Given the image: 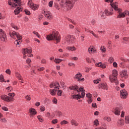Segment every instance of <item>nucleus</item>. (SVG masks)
<instances>
[{
  "mask_svg": "<svg viewBox=\"0 0 129 129\" xmlns=\"http://www.w3.org/2000/svg\"><path fill=\"white\" fill-rule=\"evenodd\" d=\"M118 4L116 2H114L111 4V7L108 9H106L104 10V13L106 16H112L113 15V9L116 12H120L121 9L118 8Z\"/></svg>",
  "mask_w": 129,
  "mask_h": 129,
  "instance_id": "f257e3e1",
  "label": "nucleus"
},
{
  "mask_svg": "<svg viewBox=\"0 0 129 129\" xmlns=\"http://www.w3.org/2000/svg\"><path fill=\"white\" fill-rule=\"evenodd\" d=\"M46 39L47 41L55 40L56 41V44H58L61 40V36L59 35V32L58 31H53L52 33L47 35Z\"/></svg>",
  "mask_w": 129,
  "mask_h": 129,
  "instance_id": "f03ea898",
  "label": "nucleus"
},
{
  "mask_svg": "<svg viewBox=\"0 0 129 129\" xmlns=\"http://www.w3.org/2000/svg\"><path fill=\"white\" fill-rule=\"evenodd\" d=\"M77 1L78 0H61V2L62 3L64 9L67 11H70L73 9Z\"/></svg>",
  "mask_w": 129,
  "mask_h": 129,
  "instance_id": "7ed1b4c3",
  "label": "nucleus"
},
{
  "mask_svg": "<svg viewBox=\"0 0 129 129\" xmlns=\"http://www.w3.org/2000/svg\"><path fill=\"white\" fill-rule=\"evenodd\" d=\"M7 95H1V99L5 101V102H14L15 101V97L16 94L15 93H10Z\"/></svg>",
  "mask_w": 129,
  "mask_h": 129,
  "instance_id": "20e7f679",
  "label": "nucleus"
},
{
  "mask_svg": "<svg viewBox=\"0 0 129 129\" xmlns=\"http://www.w3.org/2000/svg\"><path fill=\"white\" fill-rule=\"evenodd\" d=\"M50 87L51 88H53V89H50L49 92L51 94V95H52V96H55L56 95V93H57V91L58 89H60V84H59V82H55L54 83H51L50 85Z\"/></svg>",
  "mask_w": 129,
  "mask_h": 129,
  "instance_id": "39448f33",
  "label": "nucleus"
},
{
  "mask_svg": "<svg viewBox=\"0 0 129 129\" xmlns=\"http://www.w3.org/2000/svg\"><path fill=\"white\" fill-rule=\"evenodd\" d=\"M9 35L10 37L13 38V39H15V37H16L17 39L15 41L14 44L18 46V45H20L23 40H22V36L20 35V34L16 31H13L12 33H10Z\"/></svg>",
  "mask_w": 129,
  "mask_h": 129,
  "instance_id": "423d86ee",
  "label": "nucleus"
},
{
  "mask_svg": "<svg viewBox=\"0 0 129 129\" xmlns=\"http://www.w3.org/2000/svg\"><path fill=\"white\" fill-rule=\"evenodd\" d=\"M9 6H11L12 8L16 7H21L22 6V0H8Z\"/></svg>",
  "mask_w": 129,
  "mask_h": 129,
  "instance_id": "0eeeda50",
  "label": "nucleus"
},
{
  "mask_svg": "<svg viewBox=\"0 0 129 129\" xmlns=\"http://www.w3.org/2000/svg\"><path fill=\"white\" fill-rule=\"evenodd\" d=\"M32 49H29L28 48L22 49V53L23 54V59H26L27 56L28 57H33V54H32Z\"/></svg>",
  "mask_w": 129,
  "mask_h": 129,
  "instance_id": "6e6552de",
  "label": "nucleus"
},
{
  "mask_svg": "<svg viewBox=\"0 0 129 129\" xmlns=\"http://www.w3.org/2000/svg\"><path fill=\"white\" fill-rule=\"evenodd\" d=\"M65 40L68 44H73V43H75V40H76V38H75V37L73 35H68L66 37Z\"/></svg>",
  "mask_w": 129,
  "mask_h": 129,
  "instance_id": "1a4fd4ad",
  "label": "nucleus"
},
{
  "mask_svg": "<svg viewBox=\"0 0 129 129\" xmlns=\"http://www.w3.org/2000/svg\"><path fill=\"white\" fill-rule=\"evenodd\" d=\"M28 6L29 8H31L32 10H33V11H37V10H38V8H39L38 5L34 4V3L32 2V0H29Z\"/></svg>",
  "mask_w": 129,
  "mask_h": 129,
  "instance_id": "9d476101",
  "label": "nucleus"
},
{
  "mask_svg": "<svg viewBox=\"0 0 129 129\" xmlns=\"http://www.w3.org/2000/svg\"><path fill=\"white\" fill-rule=\"evenodd\" d=\"M119 76L121 78L126 79L128 78V74H127V71L126 70H123L119 72Z\"/></svg>",
  "mask_w": 129,
  "mask_h": 129,
  "instance_id": "9b49d317",
  "label": "nucleus"
},
{
  "mask_svg": "<svg viewBox=\"0 0 129 129\" xmlns=\"http://www.w3.org/2000/svg\"><path fill=\"white\" fill-rule=\"evenodd\" d=\"M81 77H82V74L80 73H78L75 75L74 78V79H76L79 82L84 81L85 80L84 78H81Z\"/></svg>",
  "mask_w": 129,
  "mask_h": 129,
  "instance_id": "f8f14e48",
  "label": "nucleus"
},
{
  "mask_svg": "<svg viewBox=\"0 0 129 129\" xmlns=\"http://www.w3.org/2000/svg\"><path fill=\"white\" fill-rule=\"evenodd\" d=\"M82 95V97H81ZM84 96H85V92H82L81 95H80V93L77 94V95H73V99H77V100H78V99H80V98H84Z\"/></svg>",
  "mask_w": 129,
  "mask_h": 129,
  "instance_id": "ddd939ff",
  "label": "nucleus"
},
{
  "mask_svg": "<svg viewBox=\"0 0 129 129\" xmlns=\"http://www.w3.org/2000/svg\"><path fill=\"white\" fill-rule=\"evenodd\" d=\"M45 18H46L48 21H51V20H53V15L51 12L49 11H44V14Z\"/></svg>",
  "mask_w": 129,
  "mask_h": 129,
  "instance_id": "4468645a",
  "label": "nucleus"
},
{
  "mask_svg": "<svg viewBox=\"0 0 129 129\" xmlns=\"http://www.w3.org/2000/svg\"><path fill=\"white\" fill-rule=\"evenodd\" d=\"M28 111L30 114V117H33V116H35L37 113V111H36V109L34 108H29Z\"/></svg>",
  "mask_w": 129,
  "mask_h": 129,
  "instance_id": "2eb2a0df",
  "label": "nucleus"
},
{
  "mask_svg": "<svg viewBox=\"0 0 129 129\" xmlns=\"http://www.w3.org/2000/svg\"><path fill=\"white\" fill-rule=\"evenodd\" d=\"M120 92L121 98L125 99L127 97V92L125 89L121 90Z\"/></svg>",
  "mask_w": 129,
  "mask_h": 129,
  "instance_id": "dca6fc26",
  "label": "nucleus"
},
{
  "mask_svg": "<svg viewBox=\"0 0 129 129\" xmlns=\"http://www.w3.org/2000/svg\"><path fill=\"white\" fill-rule=\"evenodd\" d=\"M0 39L2 41H6V39H7V35L3 31V29H0Z\"/></svg>",
  "mask_w": 129,
  "mask_h": 129,
  "instance_id": "f3484780",
  "label": "nucleus"
},
{
  "mask_svg": "<svg viewBox=\"0 0 129 129\" xmlns=\"http://www.w3.org/2000/svg\"><path fill=\"white\" fill-rule=\"evenodd\" d=\"M109 78L110 82L112 83L114 82L116 84H117V77L112 76V75H110Z\"/></svg>",
  "mask_w": 129,
  "mask_h": 129,
  "instance_id": "a211bd4d",
  "label": "nucleus"
},
{
  "mask_svg": "<svg viewBox=\"0 0 129 129\" xmlns=\"http://www.w3.org/2000/svg\"><path fill=\"white\" fill-rule=\"evenodd\" d=\"M98 88H99V89L101 88V89H104L105 90H107V89H108V87H107V84L104 83L99 84L98 85Z\"/></svg>",
  "mask_w": 129,
  "mask_h": 129,
  "instance_id": "6ab92c4d",
  "label": "nucleus"
},
{
  "mask_svg": "<svg viewBox=\"0 0 129 129\" xmlns=\"http://www.w3.org/2000/svg\"><path fill=\"white\" fill-rule=\"evenodd\" d=\"M96 67H100V68H102V69H105L106 68V65L104 63H102L101 62L96 63L95 64Z\"/></svg>",
  "mask_w": 129,
  "mask_h": 129,
  "instance_id": "aec40b11",
  "label": "nucleus"
},
{
  "mask_svg": "<svg viewBox=\"0 0 129 129\" xmlns=\"http://www.w3.org/2000/svg\"><path fill=\"white\" fill-rule=\"evenodd\" d=\"M88 50L89 54H92V53H96L97 52L96 49H95V47L94 46L90 47Z\"/></svg>",
  "mask_w": 129,
  "mask_h": 129,
  "instance_id": "412c9836",
  "label": "nucleus"
},
{
  "mask_svg": "<svg viewBox=\"0 0 129 129\" xmlns=\"http://www.w3.org/2000/svg\"><path fill=\"white\" fill-rule=\"evenodd\" d=\"M16 77H17L18 80H20V83H24V79H23V77H22L21 74H20V73H17Z\"/></svg>",
  "mask_w": 129,
  "mask_h": 129,
  "instance_id": "4be33fe9",
  "label": "nucleus"
},
{
  "mask_svg": "<svg viewBox=\"0 0 129 129\" xmlns=\"http://www.w3.org/2000/svg\"><path fill=\"white\" fill-rule=\"evenodd\" d=\"M122 10L121 9V11L119 12H118L119 13V14L118 15L117 18L121 19V18H124L125 17V14H124V12H121Z\"/></svg>",
  "mask_w": 129,
  "mask_h": 129,
  "instance_id": "5701e85b",
  "label": "nucleus"
},
{
  "mask_svg": "<svg viewBox=\"0 0 129 129\" xmlns=\"http://www.w3.org/2000/svg\"><path fill=\"white\" fill-rule=\"evenodd\" d=\"M78 88H79V87L78 86H71L69 87V89H70V90H74L75 91H77L78 92Z\"/></svg>",
  "mask_w": 129,
  "mask_h": 129,
  "instance_id": "b1692460",
  "label": "nucleus"
},
{
  "mask_svg": "<svg viewBox=\"0 0 129 129\" xmlns=\"http://www.w3.org/2000/svg\"><path fill=\"white\" fill-rule=\"evenodd\" d=\"M20 12H22V8L17 7V9L14 11L15 15H18L20 14Z\"/></svg>",
  "mask_w": 129,
  "mask_h": 129,
  "instance_id": "393cba45",
  "label": "nucleus"
},
{
  "mask_svg": "<svg viewBox=\"0 0 129 129\" xmlns=\"http://www.w3.org/2000/svg\"><path fill=\"white\" fill-rule=\"evenodd\" d=\"M112 75L114 76L115 77H117V75H118V72L116 70H113L112 72Z\"/></svg>",
  "mask_w": 129,
  "mask_h": 129,
  "instance_id": "a878e982",
  "label": "nucleus"
},
{
  "mask_svg": "<svg viewBox=\"0 0 129 129\" xmlns=\"http://www.w3.org/2000/svg\"><path fill=\"white\" fill-rule=\"evenodd\" d=\"M67 50L69 51H76L77 48L74 46H69L67 47Z\"/></svg>",
  "mask_w": 129,
  "mask_h": 129,
  "instance_id": "bb28decb",
  "label": "nucleus"
},
{
  "mask_svg": "<svg viewBox=\"0 0 129 129\" xmlns=\"http://www.w3.org/2000/svg\"><path fill=\"white\" fill-rule=\"evenodd\" d=\"M117 123L118 125H123L124 124V122H123V119H119L117 121Z\"/></svg>",
  "mask_w": 129,
  "mask_h": 129,
  "instance_id": "cd10ccee",
  "label": "nucleus"
},
{
  "mask_svg": "<svg viewBox=\"0 0 129 129\" xmlns=\"http://www.w3.org/2000/svg\"><path fill=\"white\" fill-rule=\"evenodd\" d=\"M37 117L40 122H43L44 121V119L43 118V116L42 115H38Z\"/></svg>",
  "mask_w": 129,
  "mask_h": 129,
  "instance_id": "c85d7f7f",
  "label": "nucleus"
},
{
  "mask_svg": "<svg viewBox=\"0 0 129 129\" xmlns=\"http://www.w3.org/2000/svg\"><path fill=\"white\" fill-rule=\"evenodd\" d=\"M114 113L116 115H119V114H120V111L119 110V108H116L115 109Z\"/></svg>",
  "mask_w": 129,
  "mask_h": 129,
  "instance_id": "c756f323",
  "label": "nucleus"
},
{
  "mask_svg": "<svg viewBox=\"0 0 129 129\" xmlns=\"http://www.w3.org/2000/svg\"><path fill=\"white\" fill-rule=\"evenodd\" d=\"M71 122L72 125H75V126H78L79 124L75 120H72Z\"/></svg>",
  "mask_w": 129,
  "mask_h": 129,
  "instance_id": "7c9ffc66",
  "label": "nucleus"
},
{
  "mask_svg": "<svg viewBox=\"0 0 129 129\" xmlns=\"http://www.w3.org/2000/svg\"><path fill=\"white\" fill-rule=\"evenodd\" d=\"M63 61V59H61L60 58H55L54 62L55 64H59V63H61Z\"/></svg>",
  "mask_w": 129,
  "mask_h": 129,
  "instance_id": "2f4dec72",
  "label": "nucleus"
},
{
  "mask_svg": "<svg viewBox=\"0 0 129 129\" xmlns=\"http://www.w3.org/2000/svg\"><path fill=\"white\" fill-rule=\"evenodd\" d=\"M25 99L27 101H31V100H32V98L31 97V95H27L25 96Z\"/></svg>",
  "mask_w": 129,
  "mask_h": 129,
  "instance_id": "473e14b6",
  "label": "nucleus"
},
{
  "mask_svg": "<svg viewBox=\"0 0 129 129\" xmlns=\"http://www.w3.org/2000/svg\"><path fill=\"white\" fill-rule=\"evenodd\" d=\"M100 15L101 17H102V18H104V19H105V18H106V14H105V12L104 13L102 11L100 12Z\"/></svg>",
  "mask_w": 129,
  "mask_h": 129,
  "instance_id": "72a5a7b5",
  "label": "nucleus"
},
{
  "mask_svg": "<svg viewBox=\"0 0 129 129\" xmlns=\"http://www.w3.org/2000/svg\"><path fill=\"white\" fill-rule=\"evenodd\" d=\"M108 61L109 62V63H110V64H111L112 62H114V58H113L112 56H111L109 58Z\"/></svg>",
  "mask_w": 129,
  "mask_h": 129,
  "instance_id": "f704fd0d",
  "label": "nucleus"
},
{
  "mask_svg": "<svg viewBox=\"0 0 129 129\" xmlns=\"http://www.w3.org/2000/svg\"><path fill=\"white\" fill-rule=\"evenodd\" d=\"M60 123V125H63V124H68V123H69V122L65 120H63L61 121Z\"/></svg>",
  "mask_w": 129,
  "mask_h": 129,
  "instance_id": "c9c22d12",
  "label": "nucleus"
},
{
  "mask_svg": "<svg viewBox=\"0 0 129 129\" xmlns=\"http://www.w3.org/2000/svg\"><path fill=\"white\" fill-rule=\"evenodd\" d=\"M125 122L127 124H128V123H129V116L128 115L125 116Z\"/></svg>",
  "mask_w": 129,
  "mask_h": 129,
  "instance_id": "e433bc0d",
  "label": "nucleus"
},
{
  "mask_svg": "<svg viewBox=\"0 0 129 129\" xmlns=\"http://www.w3.org/2000/svg\"><path fill=\"white\" fill-rule=\"evenodd\" d=\"M94 125H96L97 126L99 125V122L98 121V119H96L93 121Z\"/></svg>",
  "mask_w": 129,
  "mask_h": 129,
  "instance_id": "4c0bfd02",
  "label": "nucleus"
},
{
  "mask_svg": "<svg viewBox=\"0 0 129 129\" xmlns=\"http://www.w3.org/2000/svg\"><path fill=\"white\" fill-rule=\"evenodd\" d=\"M62 93H63V91L61 90H58L57 93V95L58 96H62Z\"/></svg>",
  "mask_w": 129,
  "mask_h": 129,
  "instance_id": "58836bf2",
  "label": "nucleus"
},
{
  "mask_svg": "<svg viewBox=\"0 0 129 129\" xmlns=\"http://www.w3.org/2000/svg\"><path fill=\"white\" fill-rule=\"evenodd\" d=\"M0 81L1 82H5V78L4 77V75H3V74L0 75Z\"/></svg>",
  "mask_w": 129,
  "mask_h": 129,
  "instance_id": "ea45409f",
  "label": "nucleus"
},
{
  "mask_svg": "<svg viewBox=\"0 0 129 129\" xmlns=\"http://www.w3.org/2000/svg\"><path fill=\"white\" fill-rule=\"evenodd\" d=\"M46 110V108H45L44 106H41L40 107V111L44 112Z\"/></svg>",
  "mask_w": 129,
  "mask_h": 129,
  "instance_id": "a19ab883",
  "label": "nucleus"
},
{
  "mask_svg": "<svg viewBox=\"0 0 129 129\" xmlns=\"http://www.w3.org/2000/svg\"><path fill=\"white\" fill-rule=\"evenodd\" d=\"M100 50L102 52V53H104L106 51V48L104 46H101L100 47Z\"/></svg>",
  "mask_w": 129,
  "mask_h": 129,
  "instance_id": "79ce46f5",
  "label": "nucleus"
},
{
  "mask_svg": "<svg viewBox=\"0 0 129 129\" xmlns=\"http://www.w3.org/2000/svg\"><path fill=\"white\" fill-rule=\"evenodd\" d=\"M6 89L9 92H12V91H13V87H12V86H9Z\"/></svg>",
  "mask_w": 129,
  "mask_h": 129,
  "instance_id": "37998d69",
  "label": "nucleus"
},
{
  "mask_svg": "<svg viewBox=\"0 0 129 129\" xmlns=\"http://www.w3.org/2000/svg\"><path fill=\"white\" fill-rule=\"evenodd\" d=\"M58 123V119H52L51 121V123H52V124H56V123Z\"/></svg>",
  "mask_w": 129,
  "mask_h": 129,
  "instance_id": "c03bdc74",
  "label": "nucleus"
},
{
  "mask_svg": "<svg viewBox=\"0 0 129 129\" xmlns=\"http://www.w3.org/2000/svg\"><path fill=\"white\" fill-rule=\"evenodd\" d=\"M104 120H107V121H111V118L109 117L105 116L104 118Z\"/></svg>",
  "mask_w": 129,
  "mask_h": 129,
  "instance_id": "a18cd8bd",
  "label": "nucleus"
},
{
  "mask_svg": "<svg viewBox=\"0 0 129 129\" xmlns=\"http://www.w3.org/2000/svg\"><path fill=\"white\" fill-rule=\"evenodd\" d=\"M33 33L34 34V35H36L38 38H41V36L40 35L39 33H38V32L33 31Z\"/></svg>",
  "mask_w": 129,
  "mask_h": 129,
  "instance_id": "49530a36",
  "label": "nucleus"
},
{
  "mask_svg": "<svg viewBox=\"0 0 129 129\" xmlns=\"http://www.w3.org/2000/svg\"><path fill=\"white\" fill-rule=\"evenodd\" d=\"M103 126H101V127H97V128H96L95 129H107L106 128V124H103Z\"/></svg>",
  "mask_w": 129,
  "mask_h": 129,
  "instance_id": "de8ad7c7",
  "label": "nucleus"
},
{
  "mask_svg": "<svg viewBox=\"0 0 129 129\" xmlns=\"http://www.w3.org/2000/svg\"><path fill=\"white\" fill-rule=\"evenodd\" d=\"M0 121L1 122H4V123L8 122V120L5 118H1L0 119Z\"/></svg>",
  "mask_w": 129,
  "mask_h": 129,
  "instance_id": "09e8293b",
  "label": "nucleus"
},
{
  "mask_svg": "<svg viewBox=\"0 0 129 129\" xmlns=\"http://www.w3.org/2000/svg\"><path fill=\"white\" fill-rule=\"evenodd\" d=\"M86 97H87V98H92V95L91 94H90V93L86 94Z\"/></svg>",
  "mask_w": 129,
  "mask_h": 129,
  "instance_id": "8fccbe9b",
  "label": "nucleus"
},
{
  "mask_svg": "<svg viewBox=\"0 0 129 129\" xmlns=\"http://www.w3.org/2000/svg\"><path fill=\"white\" fill-rule=\"evenodd\" d=\"M93 101L92 98H88L87 102L89 104H90Z\"/></svg>",
  "mask_w": 129,
  "mask_h": 129,
  "instance_id": "3c124183",
  "label": "nucleus"
},
{
  "mask_svg": "<svg viewBox=\"0 0 129 129\" xmlns=\"http://www.w3.org/2000/svg\"><path fill=\"white\" fill-rule=\"evenodd\" d=\"M53 3H54L53 1H51L49 2L48 6L49 8H52V7H53Z\"/></svg>",
  "mask_w": 129,
  "mask_h": 129,
  "instance_id": "603ef678",
  "label": "nucleus"
},
{
  "mask_svg": "<svg viewBox=\"0 0 129 129\" xmlns=\"http://www.w3.org/2000/svg\"><path fill=\"white\" fill-rule=\"evenodd\" d=\"M52 102L53 103H54V104H57V103H58V100H57V99H56V98H54L53 99Z\"/></svg>",
  "mask_w": 129,
  "mask_h": 129,
  "instance_id": "864d4df0",
  "label": "nucleus"
},
{
  "mask_svg": "<svg viewBox=\"0 0 129 129\" xmlns=\"http://www.w3.org/2000/svg\"><path fill=\"white\" fill-rule=\"evenodd\" d=\"M92 69L91 68H85V72H87V73H88Z\"/></svg>",
  "mask_w": 129,
  "mask_h": 129,
  "instance_id": "5fc2aeb1",
  "label": "nucleus"
},
{
  "mask_svg": "<svg viewBox=\"0 0 129 129\" xmlns=\"http://www.w3.org/2000/svg\"><path fill=\"white\" fill-rule=\"evenodd\" d=\"M12 28H13V29H14V30H19V27H18V26H17V25H12Z\"/></svg>",
  "mask_w": 129,
  "mask_h": 129,
  "instance_id": "6e6d98bb",
  "label": "nucleus"
},
{
  "mask_svg": "<svg viewBox=\"0 0 129 129\" xmlns=\"http://www.w3.org/2000/svg\"><path fill=\"white\" fill-rule=\"evenodd\" d=\"M25 13L26 15H28V16L31 15V12L27 10H25Z\"/></svg>",
  "mask_w": 129,
  "mask_h": 129,
  "instance_id": "4d7b16f0",
  "label": "nucleus"
},
{
  "mask_svg": "<svg viewBox=\"0 0 129 129\" xmlns=\"http://www.w3.org/2000/svg\"><path fill=\"white\" fill-rule=\"evenodd\" d=\"M2 109H3V110H4L5 111H8L9 110V108L5 106L2 107Z\"/></svg>",
  "mask_w": 129,
  "mask_h": 129,
  "instance_id": "13d9d810",
  "label": "nucleus"
},
{
  "mask_svg": "<svg viewBox=\"0 0 129 129\" xmlns=\"http://www.w3.org/2000/svg\"><path fill=\"white\" fill-rule=\"evenodd\" d=\"M38 71H44L45 70V68L44 67H41L38 69H37Z\"/></svg>",
  "mask_w": 129,
  "mask_h": 129,
  "instance_id": "bf43d9fd",
  "label": "nucleus"
},
{
  "mask_svg": "<svg viewBox=\"0 0 129 129\" xmlns=\"http://www.w3.org/2000/svg\"><path fill=\"white\" fill-rule=\"evenodd\" d=\"M60 85L62 88H65V83H64V82H60Z\"/></svg>",
  "mask_w": 129,
  "mask_h": 129,
  "instance_id": "052dcab7",
  "label": "nucleus"
},
{
  "mask_svg": "<svg viewBox=\"0 0 129 129\" xmlns=\"http://www.w3.org/2000/svg\"><path fill=\"white\" fill-rule=\"evenodd\" d=\"M68 21H69V22H71V23H72L74 25H76V22H75V21L72 20V19H68Z\"/></svg>",
  "mask_w": 129,
  "mask_h": 129,
  "instance_id": "680f3d73",
  "label": "nucleus"
},
{
  "mask_svg": "<svg viewBox=\"0 0 129 129\" xmlns=\"http://www.w3.org/2000/svg\"><path fill=\"white\" fill-rule=\"evenodd\" d=\"M57 115L58 116H62V113L60 111H58L56 112Z\"/></svg>",
  "mask_w": 129,
  "mask_h": 129,
  "instance_id": "e2e57ef3",
  "label": "nucleus"
},
{
  "mask_svg": "<svg viewBox=\"0 0 129 129\" xmlns=\"http://www.w3.org/2000/svg\"><path fill=\"white\" fill-rule=\"evenodd\" d=\"M6 73H7V74H9V75H11V70L10 69H7L6 71Z\"/></svg>",
  "mask_w": 129,
  "mask_h": 129,
  "instance_id": "0e129e2a",
  "label": "nucleus"
},
{
  "mask_svg": "<svg viewBox=\"0 0 129 129\" xmlns=\"http://www.w3.org/2000/svg\"><path fill=\"white\" fill-rule=\"evenodd\" d=\"M123 40L125 42H129V37H124L123 38Z\"/></svg>",
  "mask_w": 129,
  "mask_h": 129,
  "instance_id": "69168bd1",
  "label": "nucleus"
},
{
  "mask_svg": "<svg viewBox=\"0 0 129 129\" xmlns=\"http://www.w3.org/2000/svg\"><path fill=\"white\" fill-rule=\"evenodd\" d=\"M113 67H114L115 68H117V63H116V62H113Z\"/></svg>",
  "mask_w": 129,
  "mask_h": 129,
  "instance_id": "338daca9",
  "label": "nucleus"
},
{
  "mask_svg": "<svg viewBox=\"0 0 129 129\" xmlns=\"http://www.w3.org/2000/svg\"><path fill=\"white\" fill-rule=\"evenodd\" d=\"M124 14H125V16H129V11H125L124 12Z\"/></svg>",
  "mask_w": 129,
  "mask_h": 129,
  "instance_id": "774afa93",
  "label": "nucleus"
}]
</instances>
